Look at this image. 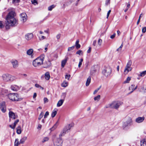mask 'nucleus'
I'll return each instance as SVG.
<instances>
[{"mask_svg":"<svg viewBox=\"0 0 146 146\" xmlns=\"http://www.w3.org/2000/svg\"><path fill=\"white\" fill-rule=\"evenodd\" d=\"M31 2L33 4L35 5H36L38 4L36 0H32Z\"/></svg>","mask_w":146,"mask_h":146,"instance_id":"c03bdc74","label":"nucleus"},{"mask_svg":"<svg viewBox=\"0 0 146 146\" xmlns=\"http://www.w3.org/2000/svg\"><path fill=\"white\" fill-rule=\"evenodd\" d=\"M100 98V95H98L97 96L94 98V100L97 102L98 101Z\"/></svg>","mask_w":146,"mask_h":146,"instance_id":"2f4dec72","label":"nucleus"},{"mask_svg":"<svg viewBox=\"0 0 146 146\" xmlns=\"http://www.w3.org/2000/svg\"><path fill=\"white\" fill-rule=\"evenodd\" d=\"M33 37V35L32 33H28L25 36V38L27 40H30L32 39Z\"/></svg>","mask_w":146,"mask_h":146,"instance_id":"ddd939ff","label":"nucleus"},{"mask_svg":"<svg viewBox=\"0 0 146 146\" xmlns=\"http://www.w3.org/2000/svg\"><path fill=\"white\" fill-rule=\"evenodd\" d=\"M122 103L119 101H115L113 102L111 104L106 106V108H114L117 109L121 105Z\"/></svg>","mask_w":146,"mask_h":146,"instance_id":"423d86ee","label":"nucleus"},{"mask_svg":"<svg viewBox=\"0 0 146 146\" xmlns=\"http://www.w3.org/2000/svg\"><path fill=\"white\" fill-rule=\"evenodd\" d=\"M135 85H132L131 87L129 88V90H130V89H131L132 90H133V89H134L135 88H134Z\"/></svg>","mask_w":146,"mask_h":146,"instance_id":"4d7b16f0","label":"nucleus"},{"mask_svg":"<svg viewBox=\"0 0 146 146\" xmlns=\"http://www.w3.org/2000/svg\"><path fill=\"white\" fill-rule=\"evenodd\" d=\"M4 26L2 23V21H0V28H3Z\"/></svg>","mask_w":146,"mask_h":146,"instance_id":"603ef678","label":"nucleus"},{"mask_svg":"<svg viewBox=\"0 0 146 146\" xmlns=\"http://www.w3.org/2000/svg\"><path fill=\"white\" fill-rule=\"evenodd\" d=\"M56 7V5H52L48 7V10L49 11H51L54 8Z\"/></svg>","mask_w":146,"mask_h":146,"instance_id":"7c9ffc66","label":"nucleus"},{"mask_svg":"<svg viewBox=\"0 0 146 146\" xmlns=\"http://www.w3.org/2000/svg\"><path fill=\"white\" fill-rule=\"evenodd\" d=\"M43 112H42L39 115V117L38 118V120H40L41 118L43 117Z\"/></svg>","mask_w":146,"mask_h":146,"instance_id":"a19ab883","label":"nucleus"},{"mask_svg":"<svg viewBox=\"0 0 146 146\" xmlns=\"http://www.w3.org/2000/svg\"><path fill=\"white\" fill-rule=\"evenodd\" d=\"M110 3V0H106L105 3V4L106 5H108Z\"/></svg>","mask_w":146,"mask_h":146,"instance_id":"6e6d98bb","label":"nucleus"},{"mask_svg":"<svg viewBox=\"0 0 146 146\" xmlns=\"http://www.w3.org/2000/svg\"><path fill=\"white\" fill-rule=\"evenodd\" d=\"M52 140L54 146H62L63 141L61 137H57L56 135H53L52 137Z\"/></svg>","mask_w":146,"mask_h":146,"instance_id":"39448f33","label":"nucleus"},{"mask_svg":"<svg viewBox=\"0 0 146 146\" xmlns=\"http://www.w3.org/2000/svg\"><path fill=\"white\" fill-rule=\"evenodd\" d=\"M17 133L18 134H20L21 133V125L19 126L17 128Z\"/></svg>","mask_w":146,"mask_h":146,"instance_id":"bb28decb","label":"nucleus"},{"mask_svg":"<svg viewBox=\"0 0 146 146\" xmlns=\"http://www.w3.org/2000/svg\"><path fill=\"white\" fill-rule=\"evenodd\" d=\"M141 146H146V139H144L141 141Z\"/></svg>","mask_w":146,"mask_h":146,"instance_id":"a878e982","label":"nucleus"},{"mask_svg":"<svg viewBox=\"0 0 146 146\" xmlns=\"http://www.w3.org/2000/svg\"><path fill=\"white\" fill-rule=\"evenodd\" d=\"M68 83L66 81H64L61 84V86L64 87H66L68 86Z\"/></svg>","mask_w":146,"mask_h":146,"instance_id":"c756f323","label":"nucleus"},{"mask_svg":"<svg viewBox=\"0 0 146 146\" xmlns=\"http://www.w3.org/2000/svg\"><path fill=\"white\" fill-rule=\"evenodd\" d=\"M19 120L18 119H17L16 121L14 122L13 124V128H15L16 126V124L17 123L19 122Z\"/></svg>","mask_w":146,"mask_h":146,"instance_id":"58836bf2","label":"nucleus"},{"mask_svg":"<svg viewBox=\"0 0 146 146\" xmlns=\"http://www.w3.org/2000/svg\"><path fill=\"white\" fill-rule=\"evenodd\" d=\"M21 21L23 23H24L27 20V15L25 13H23L20 15Z\"/></svg>","mask_w":146,"mask_h":146,"instance_id":"f8f14e48","label":"nucleus"},{"mask_svg":"<svg viewBox=\"0 0 146 146\" xmlns=\"http://www.w3.org/2000/svg\"><path fill=\"white\" fill-rule=\"evenodd\" d=\"M3 81L5 82H12L15 79V77L8 74H3L1 76Z\"/></svg>","mask_w":146,"mask_h":146,"instance_id":"20e7f679","label":"nucleus"},{"mask_svg":"<svg viewBox=\"0 0 146 146\" xmlns=\"http://www.w3.org/2000/svg\"><path fill=\"white\" fill-rule=\"evenodd\" d=\"M20 0H13V3H17L20 2Z\"/></svg>","mask_w":146,"mask_h":146,"instance_id":"e2e57ef3","label":"nucleus"},{"mask_svg":"<svg viewBox=\"0 0 146 146\" xmlns=\"http://www.w3.org/2000/svg\"><path fill=\"white\" fill-rule=\"evenodd\" d=\"M102 42V40L101 39H99L98 41V45L99 46H101Z\"/></svg>","mask_w":146,"mask_h":146,"instance_id":"c9c22d12","label":"nucleus"},{"mask_svg":"<svg viewBox=\"0 0 146 146\" xmlns=\"http://www.w3.org/2000/svg\"><path fill=\"white\" fill-rule=\"evenodd\" d=\"M0 109L3 113L5 112L6 107L5 102H3L0 104Z\"/></svg>","mask_w":146,"mask_h":146,"instance_id":"4468645a","label":"nucleus"},{"mask_svg":"<svg viewBox=\"0 0 146 146\" xmlns=\"http://www.w3.org/2000/svg\"><path fill=\"white\" fill-rule=\"evenodd\" d=\"M83 52L82 50H78L76 52V54H79V55H80L81 54H82Z\"/></svg>","mask_w":146,"mask_h":146,"instance_id":"a18cd8bd","label":"nucleus"},{"mask_svg":"<svg viewBox=\"0 0 146 146\" xmlns=\"http://www.w3.org/2000/svg\"><path fill=\"white\" fill-rule=\"evenodd\" d=\"M57 111L58 109L56 108H55L53 110L51 114V116L52 117H54L57 114Z\"/></svg>","mask_w":146,"mask_h":146,"instance_id":"4be33fe9","label":"nucleus"},{"mask_svg":"<svg viewBox=\"0 0 146 146\" xmlns=\"http://www.w3.org/2000/svg\"><path fill=\"white\" fill-rule=\"evenodd\" d=\"M79 40H77L75 43V45L74 46H76V48L77 49L80 48L81 46L80 44H79Z\"/></svg>","mask_w":146,"mask_h":146,"instance_id":"b1692460","label":"nucleus"},{"mask_svg":"<svg viewBox=\"0 0 146 146\" xmlns=\"http://www.w3.org/2000/svg\"><path fill=\"white\" fill-rule=\"evenodd\" d=\"M123 46V44H122L121 45V46H120L118 48H117V51H121V50H122V48Z\"/></svg>","mask_w":146,"mask_h":146,"instance_id":"de8ad7c7","label":"nucleus"},{"mask_svg":"<svg viewBox=\"0 0 146 146\" xmlns=\"http://www.w3.org/2000/svg\"><path fill=\"white\" fill-rule=\"evenodd\" d=\"M15 12L13 11H10L6 17V22L5 27L6 29H10V27H15L18 24L17 20L15 17Z\"/></svg>","mask_w":146,"mask_h":146,"instance_id":"f257e3e1","label":"nucleus"},{"mask_svg":"<svg viewBox=\"0 0 146 146\" xmlns=\"http://www.w3.org/2000/svg\"><path fill=\"white\" fill-rule=\"evenodd\" d=\"M112 70L110 67L105 68L102 71V73L106 77L109 76L111 73Z\"/></svg>","mask_w":146,"mask_h":146,"instance_id":"6e6552de","label":"nucleus"},{"mask_svg":"<svg viewBox=\"0 0 146 146\" xmlns=\"http://www.w3.org/2000/svg\"><path fill=\"white\" fill-rule=\"evenodd\" d=\"M83 61V59L82 58H81L80 59V61L78 65V67L79 68H80L81 67V65H82V63Z\"/></svg>","mask_w":146,"mask_h":146,"instance_id":"4c0bfd02","label":"nucleus"},{"mask_svg":"<svg viewBox=\"0 0 146 146\" xmlns=\"http://www.w3.org/2000/svg\"><path fill=\"white\" fill-rule=\"evenodd\" d=\"M146 74V70L142 72L140 74V76L141 77L144 76Z\"/></svg>","mask_w":146,"mask_h":146,"instance_id":"e433bc0d","label":"nucleus"},{"mask_svg":"<svg viewBox=\"0 0 146 146\" xmlns=\"http://www.w3.org/2000/svg\"><path fill=\"white\" fill-rule=\"evenodd\" d=\"M139 91L143 94L146 93V85H143L138 89Z\"/></svg>","mask_w":146,"mask_h":146,"instance_id":"dca6fc26","label":"nucleus"},{"mask_svg":"<svg viewBox=\"0 0 146 146\" xmlns=\"http://www.w3.org/2000/svg\"><path fill=\"white\" fill-rule=\"evenodd\" d=\"M44 55H42L34 60L33 62V65L35 67L39 66L43 64Z\"/></svg>","mask_w":146,"mask_h":146,"instance_id":"7ed1b4c3","label":"nucleus"},{"mask_svg":"<svg viewBox=\"0 0 146 146\" xmlns=\"http://www.w3.org/2000/svg\"><path fill=\"white\" fill-rule=\"evenodd\" d=\"M115 33H114L113 34V35H111V36H110V38L111 39H113V38L115 36Z\"/></svg>","mask_w":146,"mask_h":146,"instance_id":"0e129e2a","label":"nucleus"},{"mask_svg":"<svg viewBox=\"0 0 146 146\" xmlns=\"http://www.w3.org/2000/svg\"><path fill=\"white\" fill-rule=\"evenodd\" d=\"M44 64L45 65L46 68L49 67L51 65V63L50 61L48 60V61H46L44 63Z\"/></svg>","mask_w":146,"mask_h":146,"instance_id":"412c9836","label":"nucleus"},{"mask_svg":"<svg viewBox=\"0 0 146 146\" xmlns=\"http://www.w3.org/2000/svg\"><path fill=\"white\" fill-rule=\"evenodd\" d=\"M64 102V100H59L57 104V107H59L61 106L63 104Z\"/></svg>","mask_w":146,"mask_h":146,"instance_id":"5701e85b","label":"nucleus"},{"mask_svg":"<svg viewBox=\"0 0 146 146\" xmlns=\"http://www.w3.org/2000/svg\"><path fill=\"white\" fill-rule=\"evenodd\" d=\"M49 115V112L48 111H46L44 115V118H46L47 116Z\"/></svg>","mask_w":146,"mask_h":146,"instance_id":"5fc2aeb1","label":"nucleus"},{"mask_svg":"<svg viewBox=\"0 0 146 146\" xmlns=\"http://www.w3.org/2000/svg\"><path fill=\"white\" fill-rule=\"evenodd\" d=\"M42 127V125L40 124H38V127H37V129H40L41 127Z\"/></svg>","mask_w":146,"mask_h":146,"instance_id":"69168bd1","label":"nucleus"},{"mask_svg":"<svg viewBox=\"0 0 146 146\" xmlns=\"http://www.w3.org/2000/svg\"><path fill=\"white\" fill-rule=\"evenodd\" d=\"M146 31V27H144L142 28V32L143 33H145Z\"/></svg>","mask_w":146,"mask_h":146,"instance_id":"864d4df0","label":"nucleus"},{"mask_svg":"<svg viewBox=\"0 0 146 146\" xmlns=\"http://www.w3.org/2000/svg\"><path fill=\"white\" fill-rule=\"evenodd\" d=\"M132 122V119L129 117H127L126 121L123 123V127L124 128L129 125H131Z\"/></svg>","mask_w":146,"mask_h":146,"instance_id":"9d476101","label":"nucleus"},{"mask_svg":"<svg viewBox=\"0 0 146 146\" xmlns=\"http://www.w3.org/2000/svg\"><path fill=\"white\" fill-rule=\"evenodd\" d=\"M7 96L10 100L13 101H20L23 99L17 93L9 94L7 95Z\"/></svg>","mask_w":146,"mask_h":146,"instance_id":"f03ea898","label":"nucleus"},{"mask_svg":"<svg viewBox=\"0 0 146 146\" xmlns=\"http://www.w3.org/2000/svg\"><path fill=\"white\" fill-rule=\"evenodd\" d=\"M21 87L16 85H11L10 87L11 89L15 92H16L20 90Z\"/></svg>","mask_w":146,"mask_h":146,"instance_id":"2eb2a0df","label":"nucleus"},{"mask_svg":"<svg viewBox=\"0 0 146 146\" xmlns=\"http://www.w3.org/2000/svg\"><path fill=\"white\" fill-rule=\"evenodd\" d=\"M9 121H10L11 119L14 120L17 117V115L12 111H10L9 113Z\"/></svg>","mask_w":146,"mask_h":146,"instance_id":"9b49d317","label":"nucleus"},{"mask_svg":"<svg viewBox=\"0 0 146 146\" xmlns=\"http://www.w3.org/2000/svg\"><path fill=\"white\" fill-rule=\"evenodd\" d=\"M73 126L74 124L73 123H71L66 125L59 135L60 137H61L62 136L64 135L68 131L70 130L71 128Z\"/></svg>","mask_w":146,"mask_h":146,"instance_id":"0eeeda50","label":"nucleus"},{"mask_svg":"<svg viewBox=\"0 0 146 146\" xmlns=\"http://www.w3.org/2000/svg\"><path fill=\"white\" fill-rule=\"evenodd\" d=\"M40 40H42L46 38V37L43 36H41L39 37Z\"/></svg>","mask_w":146,"mask_h":146,"instance_id":"8fccbe9b","label":"nucleus"},{"mask_svg":"<svg viewBox=\"0 0 146 146\" xmlns=\"http://www.w3.org/2000/svg\"><path fill=\"white\" fill-rule=\"evenodd\" d=\"M137 88V86L135 87V88L134 89H133V90H132L131 91L130 93H130H132L134 90H136Z\"/></svg>","mask_w":146,"mask_h":146,"instance_id":"338daca9","label":"nucleus"},{"mask_svg":"<svg viewBox=\"0 0 146 146\" xmlns=\"http://www.w3.org/2000/svg\"><path fill=\"white\" fill-rule=\"evenodd\" d=\"M44 77L45 79L47 80H48L50 79V76L49 72H47L45 73Z\"/></svg>","mask_w":146,"mask_h":146,"instance_id":"aec40b11","label":"nucleus"},{"mask_svg":"<svg viewBox=\"0 0 146 146\" xmlns=\"http://www.w3.org/2000/svg\"><path fill=\"white\" fill-rule=\"evenodd\" d=\"M66 93L65 92L63 93L62 94V97L64 99L66 96Z\"/></svg>","mask_w":146,"mask_h":146,"instance_id":"3c124183","label":"nucleus"},{"mask_svg":"<svg viewBox=\"0 0 146 146\" xmlns=\"http://www.w3.org/2000/svg\"><path fill=\"white\" fill-rule=\"evenodd\" d=\"M130 80L131 78L130 77H128L127 78L126 80L124 81V83H128Z\"/></svg>","mask_w":146,"mask_h":146,"instance_id":"37998d69","label":"nucleus"},{"mask_svg":"<svg viewBox=\"0 0 146 146\" xmlns=\"http://www.w3.org/2000/svg\"><path fill=\"white\" fill-rule=\"evenodd\" d=\"M27 137L26 136L23 137L20 141L19 143H23L25 141L27 140Z\"/></svg>","mask_w":146,"mask_h":146,"instance_id":"cd10ccee","label":"nucleus"},{"mask_svg":"<svg viewBox=\"0 0 146 146\" xmlns=\"http://www.w3.org/2000/svg\"><path fill=\"white\" fill-rule=\"evenodd\" d=\"M44 103L47 102L48 101V100L46 98H44Z\"/></svg>","mask_w":146,"mask_h":146,"instance_id":"bf43d9fd","label":"nucleus"},{"mask_svg":"<svg viewBox=\"0 0 146 146\" xmlns=\"http://www.w3.org/2000/svg\"><path fill=\"white\" fill-rule=\"evenodd\" d=\"M111 12V10H109L108 11V12L107 14V18H108V17L109 16V15L110 13Z\"/></svg>","mask_w":146,"mask_h":146,"instance_id":"680f3d73","label":"nucleus"},{"mask_svg":"<svg viewBox=\"0 0 146 146\" xmlns=\"http://www.w3.org/2000/svg\"><path fill=\"white\" fill-rule=\"evenodd\" d=\"M74 47H75L74 46H72L71 47H68V51H70L73 50L74 49Z\"/></svg>","mask_w":146,"mask_h":146,"instance_id":"79ce46f5","label":"nucleus"},{"mask_svg":"<svg viewBox=\"0 0 146 146\" xmlns=\"http://www.w3.org/2000/svg\"><path fill=\"white\" fill-rule=\"evenodd\" d=\"M33 50L32 49H30L27 51V54L29 56H31L32 58H33Z\"/></svg>","mask_w":146,"mask_h":146,"instance_id":"6ab92c4d","label":"nucleus"},{"mask_svg":"<svg viewBox=\"0 0 146 146\" xmlns=\"http://www.w3.org/2000/svg\"><path fill=\"white\" fill-rule=\"evenodd\" d=\"M101 86H100L99 88H98L97 89H96L94 91V93H93V94H96L97 92H98V91L101 88Z\"/></svg>","mask_w":146,"mask_h":146,"instance_id":"49530a36","label":"nucleus"},{"mask_svg":"<svg viewBox=\"0 0 146 146\" xmlns=\"http://www.w3.org/2000/svg\"><path fill=\"white\" fill-rule=\"evenodd\" d=\"M57 123H56L50 129L51 131H53L56 129L57 127Z\"/></svg>","mask_w":146,"mask_h":146,"instance_id":"f704fd0d","label":"nucleus"},{"mask_svg":"<svg viewBox=\"0 0 146 146\" xmlns=\"http://www.w3.org/2000/svg\"><path fill=\"white\" fill-rule=\"evenodd\" d=\"M92 44L94 46H96V40H94Z\"/></svg>","mask_w":146,"mask_h":146,"instance_id":"13d9d810","label":"nucleus"},{"mask_svg":"<svg viewBox=\"0 0 146 146\" xmlns=\"http://www.w3.org/2000/svg\"><path fill=\"white\" fill-rule=\"evenodd\" d=\"M11 62L14 68H16L18 66V63L17 60H13Z\"/></svg>","mask_w":146,"mask_h":146,"instance_id":"f3484780","label":"nucleus"},{"mask_svg":"<svg viewBox=\"0 0 146 146\" xmlns=\"http://www.w3.org/2000/svg\"><path fill=\"white\" fill-rule=\"evenodd\" d=\"M143 15V14L142 13H141L140 15V16L139 17V19L137 22V25H138L139 22H140V19H141V17Z\"/></svg>","mask_w":146,"mask_h":146,"instance_id":"ea45409f","label":"nucleus"},{"mask_svg":"<svg viewBox=\"0 0 146 146\" xmlns=\"http://www.w3.org/2000/svg\"><path fill=\"white\" fill-rule=\"evenodd\" d=\"M35 86L36 88H39L40 86L37 84H35Z\"/></svg>","mask_w":146,"mask_h":146,"instance_id":"774afa93","label":"nucleus"},{"mask_svg":"<svg viewBox=\"0 0 146 146\" xmlns=\"http://www.w3.org/2000/svg\"><path fill=\"white\" fill-rule=\"evenodd\" d=\"M70 74H66L65 76V78L69 80L70 77Z\"/></svg>","mask_w":146,"mask_h":146,"instance_id":"09e8293b","label":"nucleus"},{"mask_svg":"<svg viewBox=\"0 0 146 146\" xmlns=\"http://www.w3.org/2000/svg\"><path fill=\"white\" fill-rule=\"evenodd\" d=\"M132 62L131 60H129L127 63L126 66L124 70L125 74H127L129 71L131 70L132 68L131 67Z\"/></svg>","mask_w":146,"mask_h":146,"instance_id":"1a4fd4ad","label":"nucleus"},{"mask_svg":"<svg viewBox=\"0 0 146 146\" xmlns=\"http://www.w3.org/2000/svg\"><path fill=\"white\" fill-rule=\"evenodd\" d=\"M49 138L48 137H45L42 140V142L44 143L48 140Z\"/></svg>","mask_w":146,"mask_h":146,"instance_id":"473e14b6","label":"nucleus"},{"mask_svg":"<svg viewBox=\"0 0 146 146\" xmlns=\"http://www.w3.org/2000/svg\"><path fill=\"white\" fill-rule=\"evenodd\" d=\"M91 78L90 76H89L88 78L86 83V86H88L91 82Z\"/></svg>","mask_w":146,"mask_h":146,"instance_id":"393cba45","label":"nucleus"},{"mask_svg":"<svg viewBox=\"0 0 146 146\" xmlns=\"http://www.w3.org/2000/svg\"><path fill=\"white\" fill-rule=\"evenodd\" d=\"M145 117H138L135 119V122L138 123H140L143 121L144 120Z\"/></svg>","mask_w":146,"mask_h":146,"instance_id":"a211bd4d","label":"nucleus"},{"mask_svg":"<svg viewBox=\"0 0 146 146\" xmlns=\"http://www.w3.org/2000/svg\"><path fill=\"white\" fill-rule=\"evenodd\" d=\"M19 143L18 139H16L15 142V146H18Z\"/></svg>","mask_w":146,"mask_h":146,"instance_id":"72a5a7b5","label":"nucleus"},{"mask_svg":"<svg viewBox=\"0 0 146 146\" xmlns=\"http://www.w3.org/2000/svg\"><path fill=\"white\" fill-rule=\"evenodd\" d=\"M67 58L62 60L61 62V66L62 68H63L65 66L67 60Z\"/></svg>","mask_w":146,"mask_h":146,"instance_id":"c85d7f7f","label":"nucleus"},{"mask_svg":"<svg viewBox=\"0 0 146 146\" xmlns=\"http://www.w3.org/2000/svg\"><path fill=\"white\" fill-rule=\"evenodd\" d=\"M61 35L60 34H58L56 36L57 39L58 40L60 39V37Z\"/></svg>","mask_w":146,"mask_h":146,"instance_id":"052dcab7","label":"nucleus"}]
</instances>
